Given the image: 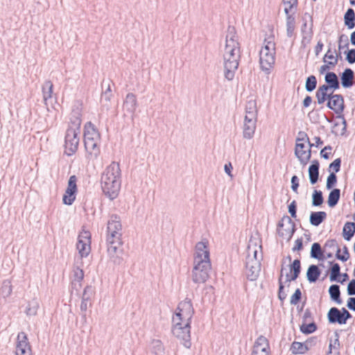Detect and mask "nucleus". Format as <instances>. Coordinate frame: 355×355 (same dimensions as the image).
I'll list each match as a JSON object with an SVG mask.
<instances>
[{
    "instance_id": "41",
    "label": "nucleus",
    "mask_w": 355,
    "mask_h": 355,
    "mask_svg": "<svg viewBox=\"0 0 355 355\" xmlns=\"http://www.w3.org/2000/svg\"><path fill=\"white\" fill-rule=\"evenodd\" d=\"M20 338H21V340H20L18 342V343L17 345V349L24 348V349H28V350H30V349H31V347L28 340L26 334L24 332H21L20 334H18V336H17L18 339H20Z\"/></svg>"
},
{
    "instance_id": "47",
    "label": "nucleus",
    "mask_w": 355,
    "mask_h": 355,
    "mask_svg": "<svg viewBox=\"0 0 355 355\" xmlns=\"http://www.w3.org/2000/svg\"><path fill=\"white\" fill-rule=\"evenodd\" d=\"M283 270H284V268L282 266V269H281L280 277L279 278L278 297L281 301L284 300L287 296L286 293L284 291V286L283 285V283H282Z\"/></svg>"
},
{
    "instance_id": "13",
    "label": "nucleus",
    "mask_w": 355,
    "mask_h": 355,
    "mask_svg": "<svg viewBox=\"0 0 355 355\" xmlns=\"http://www.w3.org/2000/svg\"><path fill=\"white\" fill-rule=\"evenodd\" d=\"M138 106L137 96L133 93H128L123 103V113L124 116H130L134 120L135 112Z\"/></svg>"
},
{
    "instance_id": "4",
    "label": "nucleus",
    "mask_w": 355,
    "mask_h": 355,
    "mask_svg": "<svg viewBox=\"0 0 355 355\" xmlns=\"http://www.w3.org/2000/svg\"><path fill=\"white\" fill-rule=\"evenodd\" d=\"M71 125L67 129L65 135V153L68 156L74 154L78 147L79 137H78L80 133V127L81 124V119L79 116H76L74 119L71 118Z\"/></svg>"
},
{
    "instance_id": "61",
    "label": "nucleus",
    "mask_w": 355,
    "mask_h": 355,
    "mask_svg": "<svg viewBox=\"0 0 355 355\" xmlns=\"http://www.w3.org/2000/svg\"><path fill=\"white\" fill-rule=\"evenodd\" d=\"M345 53H346V60L349 64L355 63V49L348 50Z\"/></svg>"
},
{
    "instance_id": "31",
    "label": "nucleus",
    "mask_w": 355,
    "mask_h": 355,
    "mask_svg": "<svg viewBox=\"0 0 355 355\" xmlns=\"http://www.w3.org/2000/svg\"><path fill=\"white\" fill-rule=\"evenodd\" d=\"M329 293L332 301H334L338 304H340L342 303L340 286L338 285L333 284L330 286L329 288Z\"/></svg>"
},
{
    "instance_id": "5",
    "label": "nucleus",
    "mask_w": 355,
    "mask_h": 355,
    "mask_svg": "<svg viewBox=\"0 0 355 355\" xmlns=\"http://www.w3.org/2000/svg\"><path fill=\"white\" fill-rule=\"evenodd\" d=\"M275 44L269 39H266L259 52V63L263 71H268L275 62Z\"/></svg>"
},
{
    "instance_id": "9",
    "label": "nucleus",
    "mask_w": 355,
    "mask_h": 355,
    "mask_svg": "<svg viewBox=\"0 0 355 355\" xmlns=\"http://www.w3.org/2000/svg\"><path fill=\"white\" fill-rule=\"evenodd\" d=\"M194 313L191 300L187 298L179 303L175 315L173 317V321L191 322Z\"/></svg>"
},
{
    "instance_id": "3",
    "label": "nucleus",
    "mask_w": 355,
    "mask_h": 355,
    "mask_svg": "<svg viewBox=\"0 0 355 355\" xmlns=\"http://www.w3.org/2000/svg\"><path fill=\"white\" fill-rule=\"evenodd\" d=\"M100 134L94 125L91 122L87 123L85 125L84 145L86 151L94 158H97L100 154Z\"/></svg>"
},
{
    "instance_id": "60",
    "label": "nucleus",
    "mask_w": 355,
    "mask_h": 355,
    "mask_svg": "<svg viewBox=\"0 0 355 355\" xmlns=\"http://www.w3.org/2000/svg\"><path fill=\"white\" fill-rule=\"evenodd\" d=\"M315 96L318 101V103L321 105L323 104L326 101H327V98L329 96L327 95V92H317L315 93Z\"/></svg>"
},
{
    "instance_id": "46",
    "label": "nucleus",
    "mask_w": 355,
    "mask_h": 355,
    "mask_svg": "<svg viewBox=\"0 0 355 355\" xmlns=\"http://www.w3.org/2000/svg\"><path fill=\"white\" fill-rule=\"evenodd\" d=\"M343 253L340 254V248H338L336 253V258L343 262L347 261L349 259V253L348 251V248L346 245H344L343 248Z\"/></svg>"
},
{
    "instance_id": "40",
    "label": "nucleus",
    "mask_w": 355,
    "mask_h": 355,
    "mask_svg": "<svg viewBox=\"0 0 355 355\" xmlns=\"http://www.w3.org/2000/svg\"><path fill=\"white\" fill-rule=\"evenodd\" d=\"M291 351L293 354H304L307 352V347L303 343L294 341L291 347Z\"/></svg>"
},
{
    "instance_id": "38",
    "label": "nucleus",
    "mask_w": 355,
    "mask_h": 355,
    "mask_svg": "<svg viewBox=\"0 0 355 355\" xmlns=\"http://www.w3.org/2000/svg\"><path fill=\"white\" fill-rule=\"evenodd\" d=\"M262 345L267 346L268 344H267V339L264 336H261L257 338V340L255 343V345L254 347V350L252 352V355H254V354H257L259 350H261V352L265 353V355H267L266 347H263L261 349L259 348Z\"/></svg>"
},
{
    "instance_id": "35",
    "label": "nucleus",
    "mask_w": 355,
    "mask_h": 355,
    "mask_svg": "<svg viewBox=\"0 0 355 355\" xmlns=\"http://www.w3.org/2000/svg\"><path fill=\"white\" fill-rule=\"evenodd\" d=\"M39 308V303L36 300L28 302L25 313L28 316H35L37 315Z\"/></svg>"
},
{
    "instance_id": "26",
    "label": "nucleus",
    "mask_w": 355,
    "mask_h": 355,
    "mask_svg": "<svg viewBox=\"0 0 355 355\" xmlns=\"http://www.w3.org/2000/svg\"><path fill=\"white\" fill-rule=\"evenodd\" d=\"M327 218V214L324 211H312L310 214L309 221L313 226L320 225Z\"/></svg>"
},
{
    "instance_id": "50",
    "label": "nucleus",
    "mask_w": 355,
    "mask_h": 355,
    "mask_svg": "<svg viewBox=\"0 0 355 355\" xmlns=\"http://www.w3.org/2000/svg\"><path fill=\"white\" fill-rule=\"evenodd\" d=\"M349 47V39L348 37L345 35L342 34L340 35L338 39V49L340 51L343 49H348Z\"/></svg>"
},
{
    "instance_id": "55",
    "label": "nucleus",
    "mask_w": 355,
    "mask_h": 355,
    "mask_svg": "<svg viewBox=\"0 0 355 355\" xmlns=\"http://www.w3.org/2000/svg\"><path fill=\"white\" fill-rule=\"evenodd\" d=\"M300 141L307 142L310 147L315 146L313 144L311 143L307 134L303 131H300L298 132V136L296 139V142H300Z\"/></svg>"
},
{
    "instance_id": "18",
    "label": "nucleus",
    "mask_w": 355,
    "mask_h": 355,
    "mask_svg": "<svg viewBox=\"0 0 355 355\" xmlns=\"http://www.w3.org/2000/svg\"><path fill=\"white\" fill-rule=\"evenodd\" d=\"M210 261L209 251L207 249L206 242L200 241L196 245V253L193 261Z\"/></svg>"
},
{
    "instance_id": "33",
    "label": "nucleus",
    "mask_w": 355,
    "mask_h": 355,
    "mask_svg": "<svg viewBox=\"0 0 355 355\" xmlns=\"http://www.w3.org/2000/svg\"><path fill=\"white\" fill-rule=\"evenodd\" d=\"M340 197V190L339 189H333L328 196L327 203L329 207H334L338 202Z\"/></svg>"
},
{
    "instance_id": "42",
    "label": "nucleus",
    "mask_w": 355,
    "mask_h": 355,
    "mask_svg": "<svg viewBox=\"0 0 355 355\" xmlns=\"http://www.w3.org/2000/svg\"><path fill=\"white\" fill-rule=\"evenodd\" d=\"M151 345L152 350L155 355H165L164 347L159 340H153Z\"/></svg>"
},
{
    "instance_id": "12",
    "label": "nucleus",
    "mask_w": 355,
    "mask_h": 355,
    "mask_svg": "<svg viewBox=\"0 0 355 355\" xmlns=\"http://www.w3.org/2000/svg\"><path fill=\"white\" fill-rule=\"evenodd\" d=\"M91 234L89 231L83 230L78 235L76 244L77 250L80 254V259L86 257L90 252Z\"/></svg>"
},
{
    "instance_id": "54",
    "label": "nucleus",
    "mask_w": 355,
    "mask_h": 355,
    "mask_svg": "<svg viewBox=\"0 0 355 355\" xmlns=\"http://www.w3.org/2000/svg\"><path fill=\"white\" fill-rule=\"evenodd\" d=\"M94 294V290L92 286H87L84 288V291L82 295V300L89 302L92 296Z\"/></svg>"
},
{
    "instance_id": "39",
    "label": "nucleus",
    "mask_w": 355,
    "mask_h": 355,
    "mask_svg": "<svg viewBox=\"0 0 355 355\" xmlns=\"http://www.w3.org/2000/svg\"><path fill=\"white\" fill-rule=\"evenodd\" d=\"M12 293V285L10 281L5 280L3 282L0 288V295L3 298L8 297Z\"/></svg>"
},
{
    "instance_id": "62",
    "label": "nucleus",
    "mask_w": 355,
    "mask_h": 355,
    "mask_svg": "<svg viewBox=\"0 0 355 355\" xmlns=\"http://www.w3.org/2000/svg\"><path fill=\"white\" fill-rule=\"evenodd\" d=\"M288 212L290 213L291 217L296 218L297 216V203L295 200H293L288 205Z\"/></svg>"
},
{
    "instance_id": "29",
    "label": "nucleus",
    "mask_w": 355,
    "mask_h": 355,
    "mask_svg": "<svg viewBox=\"0 0 355 355\" xmlns=\"http://www.w3.org/2000/svg\"><path fill=\"white\" fill-rule=\"evenodd\" d=\"M345 25L352 29L355 27V12L352 8H348L344 15Z\"/></svg>"
},
{
    "instance_id": "28",
    "label": "nucleus",
    "mask_w": 355,
    "mask_h": 355,
    "mask_svg": "<svg viewBox=\"0 0 355 355\" xmlns=\"http://www.w3.org/2000/svg\"><path fill=\"white\" fill-rule=\"evenodd\" d=\"M329 264L331 265V268L329 269L330 275L329 279L331 282H338L340 281V266L338 263H334L333 261H329Z\"/></svg>"
},
{
    "instance_id": "49",
    "label": "nucleus",
    "mask_w": 355,
    "mask_h": 355,
    "mask_svg": "<svg viewBox=\"0 0 355 355\" xmlns=\"http://www.w3.org/2000/svg\"><path fill=\"white\" fill-rule=\"evenodd\" d=\"M284 12L286 15V26H295V17L294 16L295 11L292 12V10L284 8Z\"/></svg>"
},
{
    "instance_id": "8",
    "label": "nucleus",
    "mask_w": 355,
    "mask_h": 355,
    "mask_svg": "<svg viewBox=\"0 0 355 355\" xmlns=\"http://www.w3.org/2000/svg\"><path fill=\"white\" fill-rule=\"evenodd\" d=\"M211 270L210 261H193L192 280L196 284L205 283L209 278Z\"/></svg>"
},
{
    "instance_id": "30",
    "label": "nucleus",
    "mask_w": 355,
    "mask_h": 355,
    "mask_svg": "<svg viewBox=\"0 0 355 355\" xmlns=\"http://www.w3.org/2000/svg\"><path fill=\"white\" fill-rule=\"evenodd\" d=\"M343 234L346 241H350L355 234V223L347 222L343 227Z\"/></svg>"
},
{
    "instance_id": "43",
    "label": "nucleus",
    "mask_w": 355,
    "mask_h": 355,
    "mask_svg": "<svg viewBox=\"0 0 355 355\" xmlns=\"http://www.w3.org/2000/svg\"><path fill=\"white\" fill-rule=\"evenodd\" d=\"M324 202L322 192L321 191L314 190L312 194V205L314 207L320 206Z\"/></svg>"
},
{
    "instance_id": "48",
    "label": "nucleus",
    "mask_w": 355,
    "mask_h": 355,
    "mask_svg": "<svg viewBox=\"0 0 355 355\" xmlns=\"http://www.w3.org/2000/svg\"><path fill=\"white\" fill-rule=\"evenodd\" d=\"M84 278V272L82 268L78 266H74L73 270V279L72 280H75L77 282H82Z\"/></svg>"
},
{
    "instance_id": "6",
    "label": "nucleus",
    "mask_w": 355,
    "mask_h": 355,
    "mask_svg": "<svg viewBox=\"0 0 355 355\" xmlns=\"http://www.w3.org/2000/svg\"><path fill=\"white\" fill-rule=\"evenodd\" d=\"M173 324L172 333L174 336L182 340V344L185 347L189 348L191 347V322L173 321Z\"/></svg>"
},
{
    "instance_id": "23",
    "label": "nucleus",
    "mask_w": 355,
    "mask_h": 355,
    "mask_svg": "<svg viewBox=\"0 0 355 355\" xmlns=\"http://www.w3.org/2000/svg\"><path fill=\"white\" fill-rule=\"evenodd\" d=\"M257 102L255 100L250 99L248 101L245 105V117H248L250 119H257Z\"/></svg>"
},
{
    "instance_id": "20",
    "label": "nucleus",
    "mask_w": 355,
    "mask_h": 355,
    "mask_svg": "<svg viewBox=\"0 0 355 355\" xmlns=\"http://www.w3.org/2000/svg\"><path fill=\"white\" fill-rule=\"evenodd\" d=\"M354 72L350 68H346L340 74L341 85L344 88H349L354 85Z\"/></svg>"
},
{
    "instance_id": "51",
    "label": "nucleus",
    "mask_w": 355,
    "mask_h": 355,
    "mask_svg": "<svg viewBox=\"0 0 355 355\" xmlns=\"http://www.w3.org/2000/svg\"><path fill=\"white\" fill-rule=\"evenodd\" d=\"M337 182V176L335 173H330L327 179L326 187L327 189H331Z\"/></svg>"
},
{
    "instance_id": "10",
    "label": "nucleus",
    "mask_w": 355,
    "mask_h": 355,
    "mask_svg": "<svg viewBox=\"0 0 355 355\" xmlns=\"http://www.w3.org/2000/svg\"><path fill=\"white\" fill-rule=\"evenodd\" d=\"M223 55L240 58V46L237 40L235 28L229 27L226 35V44Z\"/></svg>"
},
{
    "instance_id": "57",
    "label": "nucleus",
    "mask_w": 355,
    "mask_h": 355,
    "mask_svg": "<svg viewBox=\"0 0 355 355\" xmlns=\"http://www.w3.org/2000/svg\"><path fill=\"white\" fill-rule=\"evenodd\" d=\"M338 248H339V247L336 239L327 240L324 245L325 252L327 250V249L333 250H336V251Z\"/></svg>"
},
{
    "instance_id": "11",
    "label": "nucleus",
    "mask_w": 355,
    "mask_h": 355,
    "mask_svg": "<svg viewBox=\"0 0 355 355\" xmlns=\"http://www.w3.org/2000/svg\"><path fill=\"white\" fill-rule=\"evenodd\" d=\"M295 224L288 216H284L278 223V234L290 241L295 232Z\"/></svg>"
},
{
    "instance_id": "14",
    "label": "nucleus",
    "mask_w": 355,
    "mask_h": 355,
    "mask_svg": "<svg viewBox=\"0 0 355 355\" xmlns=\"http://www.w3.org/2000/svg\"><path fill=\"white\" fill-rule=\"evenodd\" d=\"M240 58H234L230 55H223L224 59V74L226 79L232 80L238 69Z\"/></svg>"
},
{
    "instance_id": "53",
    "label": "nucleus",
    "mask_w": 355,
    "mask_h": 355,
    "mask_svg": "<svg viewBox=\"0 0 355 355\" xmlns=\"http://www.w3.org/2000/svg\"><path fill=\"white\" fill-rule=\"evenodd\" d=\"M94 294V290L92 286H87L84 288V291L82 295V300L89 302L92 296Z\"/></svg>"
},
{
    "instance_id": "37",
    "label": "nucleus",
    "mask_w": 355,
    "mask_h": 355,
    "mask_svg": "<svg viewBox=\"0 0 355 355\" xmlns=\"http://www.w3.org/2000/svg\"><path fill=\"white\" fill-rule=\"evenodd\" d=\"M338 58H341V52H339L336 56H334L331 53V49L329 48L323 58V62H327L326 59H329L330 61L327 62L328 64L332 67H335L338 63Z\"/></svg>"
},
{
    "instance_id": "56",
    "label": "nucleus",
    "mask_w": 355,
    "mask_h": 355,
    "mask_svg": "<svg viewBox=\"0 0 355 355\" xmlns=\"http://www.w3.org/2000/svg\"><path fill=\"white\" fill-rule=\"evenodd\" d=\"M302 298V292L300 288H297L295 293L292 295L290 303L293 305H296Z\"/></svg>"
},
{
    "instance_id": "44",
    "label": "nucleus",
    "mask_w": 355,
    "mask_h": 355,
    "mask_svg": "<svg viewBox=\"0 0 355 355\" xmlns=\"http://www.w3.org/2000/svg\"><path fill=\"white\" fill-rule=\"evenodd\" d=\"M317 86V79L315 76L311 75L309 76L306 80L305 83V89L307 92H313Z\"/></svg>"
},
{
    "instance_id": "45",
    "label": "nucleus",
    "mask_w": 355,
    "mask_h": 355,
    "mask_svg": "<svg viewBox=\"0 0 355 355\" xmlns=\"http://www.w3.org/2000/svg\"><path fill=\"white\" fill-rule=\"evenodd\" d=\"M317 329V326L314 322L309 324L303 323L300 326V331L305 334H310L313 333Z\"/></svg>"
},
{
    "instance_id": "16",
    "label": "nucleus",
    "mask_w": 355,
    "mask_h": 355,
    "mask_svg": "<svg viewBox=\"0 0 355 355\" xmlns=\"http://www.w3.org/2000/svg\"><path fill=\"white\" fill-rule=\"evenodd\" d=\"M304 143L296 142L295 155L302 165H306L311 159V150L309 146L307 150H304Z\"/></svg>"
},
{
    "instance_id": "2",
    "label": "nucleus",
    "mask_w": 355,
    "mask_h": 355,
    "mask_svg": "<svg viewBox=\"0 0 355 355\" xmlns=\"http://www.w3.org/2000/svg\"><path fill=\"white\" fill-rule=\"evenodd\" d=\"M101 184L104 194L110 200L115 199L121 185V171L119 162H112L103 172Z\"/></svg>"
},
{
    "instance_id": "15",
    "label": "nucleus",
    "mask_w": 355,
    "mask_h": 355,
    "mask_svg": "<svg viewBox=\"0 0 355 355\" xmlns=\"http://www.w3.org/2000/svg\"><path fill=\"white\" fill-rule=\"evenodd\" d=\"M77 178L76 175H71L68 181L67 188L63 196V203L67 205L73 204L76 199V193L77 192Z\"/></svg>"
},
{
    "instance_id": "25",
    "label": "nucleus",
    "mask_w": 355,
    "mask_h": 355,
    "mask_svg": "<svg viewBox=\"0 0 355 355\" xmlns=\"http://www.w3.org/2000/svg\"><path fill=\"white\" fill-rule=\"evenodd\" d=\"M324 80L332 88L333 91L340 88L339 79L334 72H327L325 75Z\"/></svg>"
},
{
    "instance_id": "64",
    "label": "nucleus",
    "mask_w": 355,
    "mask_h": 355,
    "mask_svg": "<svg viewBox=\"0 0 355 355\" xmlns=\"http://www.w3.org/2000/svg\"><path fill=\"white\" fill-rule=\"evenodd\" d=\"M341 313L343 318V324H346L347 320L350 319L352 317V315L345 308H342Z\"/></svg>"
},
{
    "instance_id": "21",
    "label": "nucleus",
    "mask_w": 355,
    "mask_h": 355,
    "mask_svg": "<svg viewBox=\"0 0 355 355\" xmlns=\"http://www.w3.org/2000/svg\"><path fill=\"white\" fill-rule=\"evenodd\" d=\"M319 168V162L317 159L313 160L308 170L309 180L311 184H315L318 180Z\"/></svg>"
},
{
    "instance_id": "52",
    "label": "nucleus",
    "mask_w": 355,
    "mask_h": 355,
    "mask_svg": "<svg viewBox=\"0 0 355 355\" xmlns=\"http://www.w3.org/2000/svg\"><path fill=\"white\" fill-rule=\"evenodd\" d=\"M306 27H307V24H306V22H304L302 26V32L303 33V38H302V43H304V41H306L309 43V42H310V41L312 38L313 33H312L311 28H310V31L306 33L305 31Z\"/></svg>"
},
{
    "instance_id": "22",
    "label": "nucleus",
    "mask_w": 355,
    "mask_h": 355,
    "mask_svg": "<svg viewBox=\"0 0 355 355\" xmlns=\"http://www.w3.org/2000/svg\"><path fill=\"white\" fill-rule=\"evenodd\" d=\"M327 318L329 323L343 324L341 310L336 307H332L329 309L327 313Z\"/></svg>"
},
{
    "instance_id": "17",
    "label": "nucleus",
    "mask_w": 355,
    "mask_h": 355,
    "mask_svg": "<svg viewBox=\"0 0 355 355\" xmlns=\"http://www.w3.org/2000/svg\"><path fill=\"white\" fill-rule=\"evenodd\" d=\"M327 107L336 114H342L345 109L344 98L341 94H336L327 101Z\"/></svg>"
},
{
    "instance_id": "24",
    "label": "nucleus",
    "mask_w": 355,
    "mask_h": 355,
    "mask_svg": "<svg viewBox=\"0 0 355 355\" xmlns=\"http://www.w3.org/2000/svg\"><path fill=\"white\" fill-rule=\"evenodd\" d=\"M324 252V249H322L319 243H313L311 245L310 255L311 258L323 261L325 259Z\"/></svg>"
},
{
    "instance_id": "63",
    "label": "nucleus",
    "mask_w": 355,
    "mask_h": 355,
    "mask_svg": "<svg viewBox=\"0 0 355 355\" xmlns=\"http://www.w3.org/2000/svg\"><path fill=\"white\" fill-rule=\"evenodd\" d=\"M347 291L349 295H355V279H352L348 283Z\"/></svg>"
},
{
    "instance_id": "1",
    "label": "nucleus",
    "mask_w": 355,
    "mask_h": 355,
    "mask_svg": "<svg viewBox=\"0 0 355 355\" xmlns=\"http://www.w3.org/2000/svg\"><path fill=\"white\" fill-rule=\"evenodd\" d=\"M123 243L121 218L112 214L107 223L106 245L109 258L114 264L122 263Z\"/></svg>"
},
{
    "instance_id": "7",
    "label": "nucleus",
    "mask_w": 355,
    "mask_h": 355,
    "mask_svg": "<svg viewBox=\"0 0 355 355\" xmlns=\"http://www.w3.org/2000/svg\"><path fill=\"white\" fill-rule=\"evenodd\" d=\"M249 250L248 254L245 260V275L250 281H254L257 279L261 270V263L257 259V250L252 251V255L250 254Z\"/></svg>"
},
{
    "instance_id": "59",
    "label": "nucleus",
    "mask_w": 355,
    "mask_h": 355,
    "mask_svg": "<svg viewBox=\"0 0 355 355\" xmlns=\"http://www.w3.org/2000/svg\"><path fill=\"white\" fill-rule=\"evenodd\" d=\"M283 3L285 6L284 8L293 10V9L297 8L298 0H283Z\"/></svg>"
},
{
    "instance_id": "36",
    "label": "nucleus",
    "mask_w": 355,
    "mask_h": 355,
    "mask_svg": "<svg viewBox=\"0 0 355 355\" xmlns=\"http://www.w3.org/2000/svg\"><path fill=\"white\" fill-rule=\"evenodd\" d=\"M289 269L291 274H293V279H297L301 272V263L300 260L297 259H295L292 263L289 265Z\"/></svg>"
},
{
    "instance_id": "58",
    "label": "nucleus",
    "mask_w": 355,
    "mask_h": 355,
    "mask_svg": "<svg viewBox=\"0 0 355 355\" xmlns=\"http://www.w3.org/2000/svg\"><path fill=\"white\" fill-rule=\"evenodd\" d=\"M340 166H341V159L337 158L333 162H331L329 164V171L332 169L334 172V173H338L340 170Z\"/></svg>"
},
{
    "instance_id": "34",
    "label": "nucleus",
    "mask_w": 355,
    "mask_h": 355,
    "mask_svg": "<svg viewBox=\"0 0 355 355\" xmlns=\"http://www.w3.org/2000/svg\"><path fill=\"white\" fill-rule=\"evenodd\" d=\"M334 336V340H331L330 341L328 353L334 354V355H340L338 350L340 347L339 335L337 332H336Z\"/></svg>"
},
{
    "instance_id": "19",
    "label": "nucleus",
    "mask_w": 355,
    "mask_h": 355,
    "mask_svg": "<svg viewBox=\"0 0 355 355\" xmlns=\"http://www.w3.org/2000/svg\"><path fill=\"white\" fill-rule=\"evenodd\" d=\"M257 119L244 118L243 136L245 139H250L254 137L256 130Z\"/></svg>"
},
{
    "instance_id": "32",
    "label": "nucleus",
    "mask_w": 355,
    "mask_h": 355,
    "mask_svg": "<svg viewBox=\"0 0 355 355\" xmlns=\"http://www.w3.org/2000/svg\"><path fill=\"white\" fill-rule=\"evenodd\" d=\"M53 87V85L51 80H46L42 85L43 100L45 104L52 97Z\"/></svg>"
},
{
    "instance_id": "27",
    "label": "nucleus",
    "mask_w": 355,
    "mask_h": 355,
    "mask_svg": "<svg viewBox=\"0 0 355 355\" xmlns=\"http://www.w3.org/2000/svg\"><path fill=\"white\" fill-rule=\"evenodd\" d=\"M320 274H321V271L319 269L318 266L316 265L312 264V265L309 266V267L308 268L307 272H306L307 280L310 283L315 282L318 279Z\"/></svg>"
}]
</instances>
